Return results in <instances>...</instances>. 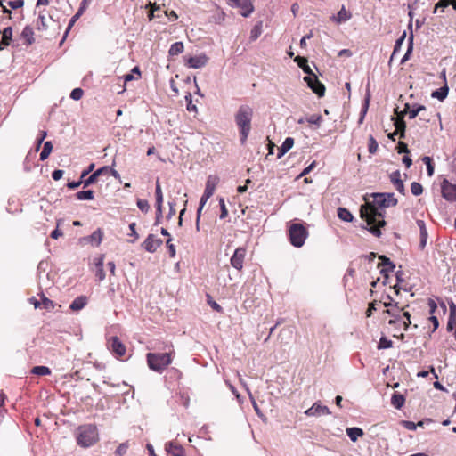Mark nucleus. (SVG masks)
Wrapping results in <instances>:
<instances>
[{"label": "nucleus", "mask_w": 456, "mask_h": 456, "mask_svg": "<svg viewBox=\"0 0 456 456\" xmlns=\"http://www.w3.org/2000/svg\"><path fill=\"white\" fill-rule=\"evenodd\" d=\"M370 197L373 198L372 202L365 196L366 204L360 208V216L364 220L361 227L379 238L382 234L380 228L386 225L384 208L396 206L398 200L393 192H376Z\"/></svg>", "instance_id": "f257e3e1"}, {"label": "nucleus", "mask_w": 456, "mask_h": 456, "mask_svg": "<svg viewBox=\"0 0 456 456\" xmlns=\"http://www.w3.org/2000/svg\"><path fill=\"white\" fill-rule=\"evenodd\" d=\"M253 113V109L250 106L241 105L234 116L235 123L240 132V140L242 144L246 142L251 131Z\"/></svg>", "instance_id": "f03ea898"}, {"label": "nucleus", "mask_w": 456, "mask_h": 456, "mask_svg": "<svg viewBox=\"0 0 456 456\" xmlns=\"http://www.w3.org/2000/svg\"><path fill=\"white\" fill-rule=\"evenodd\" d=\"M98 441V431L96 426L87 424L77 428V442L85 448L90 447Z\"/></svg>", "instance_id": "7ed1b4c3"}, {"label": "nucleus", "mask_w": 456, "mask_h": 456, "mask_svg": "<svg viewBox=\"0 0 456 456\" xmlns=\"http://www.w3.org/2000/svg\"><path fill=\"white\" fill-rule=\"evenodd\" d=\"M147 363L151 370L162 372L172 362L171 353H148Z\"/></svg>", "instance_id": "20e7f679"}, {"label": "nucleus", "mask_w": 456, "mask_h": 456, "mask_svg": "<svg viewBox=\"0 0 456 456\" xmlns=\"http://www.w3.org/2000/svg\"><path fill=\"white\" fill-rule=\"evenodd\" d=\"M289 236L290 243L296 248H300L305 244L308 232L303 224L296 223L289 226Z\"/></svg>", "instance_id": "39448f33"}, {"label": "nucleus", "mask_w": 456, "mask_h": 456, "mask_svg": "<svg viewBox=\"0 0 456 456\" xmlns=\"http://www.w3.org/2000/svg\"><path fill=\"white\" fill-rule=\"evenodd\" d=\"M232 8H239L243 17H248L254 11L252 0H226Z\"/></svg>", "instance_id": "423d86ee"}, {"label": "nucleus", "mask_w": 456, "mask_h": 456, "mask_svg": "<svg viewBox=\"0 0 456 456\" xmlns=\"http://www.w3.org/2000/svg\"><path fill=\"white\" fill-rule=\"evenodd\" d=\"M304 80L306 82L309 88L316 94L319 97H322L325 94V86L324 85L319 81L316 75L306 76L304 77Z\"/></svg>", "instance_id": "0eeeda50"}, {"label": "nucleus", "mask_w": 456, "mask_h": 456, "mask_svg": "<svg viewBox=\"0 0 456 456\" xmlns=\"http://www.w3.org/2000/svg\"><path fill=\"white\" fill-rule=\"evenodd\" d=\"M246 256V248L240 247L235 249L232 256L230 259L231 265L238 271L243 268V263Z\"/></svg>", "instance_id": "6e6552de"}, {"label": "nucleus", "mask_w": 456, "mask_h": 456, "mask_svg": "<svg viewBox=\"0 0 456 456\" xmlns=\"http://www.w3.org/2000/svg\"><path fill=\"white\" fill-rule=\"evenodd\" d=\"M162 245V240L157 239L153 234H149L142 243V247L150 253H154Z\"/></svg>", "instance_id": "1a4fd4ad"}, {"label": "nucleus", "mask_w": 456, "mask_h": 456, "mask_svg": "<svg viewBox=\"0 0 456 456\" xmlns=\"http://www.w3.org/2000/svg\"><path fill=\"white\" fill-rule=\"evenodd\" d=\"M91 3V0H82L81 3H80V6L77 10V12H76V14L70 19L69 22V25H68V28L65 31V35H64V37L62 39V41L65 39L67 34L69 33V31L71 29V28L74 26V24L76 23V21L83 15V13L85 12V11L86 10V8L88 7L89 4Z\"/></svg>", "instance_id": "9d476101"}, {"label": "nucleus", "mask_w": 456, "mask_h": 456, "mask_svg": "<svg viewBox=\"0 0 456 456\" xmlns=\"http://www.w3.org/2000/svg\"><path fill=\"white\" fill-rule=\"evenodd\" d=\"M305 414L307 416L319 417L322 415H329L330 414V411L327 406L322 405L320 403H314L312 407L305 411Z\"/></svg>", "instance_id": "9b49d317"}, {"label": "nucleus", "mask_w": 456, "mask_h": 456, "mask_svg": "<svg viewBox=\"0 0 456 456\" xmlns=\"http://www.w3.org/2000/svg\"><path fill=\"white\" fill-rule=\"evenodd\" d=\"M110 349L117 356L121 357L126 354V346L118 337H112L110 343Z\"/></svg>", "instance_id": "f8f14e48"}, {"label": "nucleus", "mask_w": 456, "mask_h": 456, "mask_svg": "<svg viewBox=\"0 0 456 456\" xmlns=\"http://www.w3.org/2000/svg\"><path fill=\"white\" fill-rule=\"evenodd\" d=\"M442 195L446 200H456V184L444 182L442 185Z\"/></svg>", "instance_id": "ddd939ff"}, {"label": "nucleus", "mask_w": 456, "mask_h": 456, "mask_svg": "<svg viewBox=\"0 0 456 456\" xmlns=\"http://www.w3.org/2000/svg\"><path fill=\"white\" fill-rule=\"evenodd\" d=\"M208 58L206 54H200L199 56H192L187 60L186 65L191 69H200L204 67L208 63Z\"/></svg>", "instance_id": "4468645a"}, {"label": "nucleus", "mask_w": 456, "mask_h": 456, "mask_svg": "<svg viewBox=\"0 0 456 456\" xmlns=\"http://www.w3.org/2000/svg\"><path fill=\"white\" fill-rule=\"evenodd\" d=\"M390 181L395 187V189L398 191L399 193L404 195L405 194V188L403 185V182L401 179V173L399 170L394 171L390 175Z\"/></svg>", "instance_id": "2eb2a0df"}, {"label": "nucleus", "mask_w": 456, "mask_h": 456, "mask_svg": "<svg viewBox=\"0 0 456 456\" xmlns=\"http://www.w3.org/2000/svg\"><path fill=\"white\" fill-rule=\"evenodd\" d=\"M110 167L104 166L95 172H94L89 177L86 179L85 187H88L91 184L94 183L97 178L102 175H110Z\"/></svg>", "instance_id": "dca6fc26"}, {"label": "nucleus", "mask_w": 456, "mask_h": 456, "mask_svg": "<svg viewBox=\"0 0 456 456\" xmlns=\"http://www.w3.org/2000/svg\"><path fill=\"white\" fill-rule=\"evenodd\" d=\"M2 33V41L0 42V51L9 46L12 41V27H6Z\"/></svg>", "instance_id": "f3484780"}, {"label": "nucleus", "mask_w": 456, "mask_h": 456, "mask_svg": "<svg viewBox=\"0 0 456 456\" xmlns=\"http://www.w3.org/2000/svg\"><path fill=\"white\" fill-rule=\"evenodd\" d=\"M166 450L168 453L172 454L173 456H185L183 447L175 442L167 443Z\"/></svg>", "instance_id": "a211bd4d"}, {"label": "nucleus", "mask_w": 456, "mask_h": 456, "mask_svg": "<svg viewBox=\"0 0 456 456\" xmlns=\"http://www.w3.org/2000/svg\"><path fill=\"white\" fill-rule=\"evenodd\" d=\"M219 182V178L216 175H209L206 182L204 193L213 196L216 187Z\"/></svg>", "instance_id": "6ab92c4d"}, {"label": "nucleus", "mask_w": 456, "mask_h": 456, "mask_svg": "<svg viewBox=\"0 0 456 456\" xmlns=\"http://www.w3.org/2000/svg\"><path fill=\"white\" fill-rule=\"evenodd\" d=\"M87 304V297L86 296H80L76 297L70 304L69 308L72 311H79L83 309Z\"/></svg>", "instance_id": "aec40b11"}, {"label": "nucleus", "mask_w": 456, "mask_h": 456, "mask_svg": "<svg viewBox=\"0 0 456 456\" xmlns=\"http://www.w3.org/2000/svg\"><path fill=\"white\" fill-rule=\"evenodd\" d=\"M405 110H408V117L410 119L415 118L419 113L426 110V107L424 105L415 104L412 106V109L410 110V105L405 104Z\"/></svg>", "instance_id": "412c9836"}, {"label": "nucleus", "mask_w": 456, "mask_h": 456, "mask_svg": "<svg viewBox=\"0 0 456 456\" xmlns=\"http://www.w3.org/2000/svg\"><path fill=\"white\" fill-rule=\"evenodd\" d=\"M294 61L297 63V65L303 69V71L307 74L308 76H313L314 73H313L311 68L308 65V61L305 57L297 56Z\"/></svg>", "instance_id": "4be33fe9"}, {"label": "nucleus", "mask_w": 456, "mask_h": 456, "mask_svg": "<svg viewBox=\"0 0 456 456\" xmlns=\"http://www.w3.org/2000/svg\"><path fill=\"white\" fill-rule=\"evenodd\" d=\"M346 432L352 442H356L364 434L363 430L357 427L347 428Z\"/></svg>", "instance_id": "5701e85b"}, {"label": "nucleus", "mask_w": 456, "mask_h": 456, "mask_svg": "<svg viewBox=\"0 0 456 456\" xmlns=\"http://www.w3.org/2000/svg\"><path fill=\"white\" fill-rule=\"evenodd\" d=\"M21 38H23L26 41L27 45H30L34 43V31L33 28L30 26H26L21 34Z\"/></svg>", "instance_id": "b1692460"}, {"label": "nucleus", "mask_w": 456, "mask_h": 456, "mask_svg": "<svg viewBox=\"0 0 456 456\" xmlns=\"http://www.w3.org/2000/svg\"><path fill=\"white\" fill-rule=\"evenodd\" d=\"M396 131L389 134V138L395 141V136L397 134V133H400V137L403 138L405 136V123L403 120H397L395 123Z\"/></svg>", "instance_id": "393cba45"}, {"label": "nucleus", "mask_w": 456, "mask_h": 456, "mask_svg": "<svg viewBox=\"0 0 456 456\" xmlns=\"http://www.w3.org/2000/svg\"><path fill=\"white\" fill-rule=\"evenodd\" d=\"M413 40H414L413 32H410L409 37H408L407 51H406L405 54L403 56V58L401 60V64H403L404 62H406L410 59V56H411V53L413 51Z\"/></svg>", "instance_id": "a878e982"}, {"label": "nucleus", "mask_w": 456, "mask_h": 456, "mask_svg": "<svg viewBox=\"0 0 456 456\" xmlns=\"http://www.w3.org/2000/svg\"><path fill=\"white\" fill-rule=\"evenodd\" d=\"M405 402V398L403 395L398 393H394L391 397V404L397 410H400Z\"/></svg>", "instance_id": "bb28decb"}, {"label": "nucleus", "mask_w": 456, "mask_h": 456, "mask_svg": "<svg viewBox=\"0 0 456 456\" xmlns=\"http://www.w3.org/2000/svg\"><path fill=\"white\" fill-rule=\"evenodd\" d=\"M449 88L447 85H444V86L440 87L439 89L432 92L431 97L436 98L439 101H444L447 95H448Z\"/></svg>", "instance_id": "cd10ccee"}, {"label": "nucleus", "mask_w": 456, "mask_h": 456, "mask_svg": "<svg viewBox=\"0 0 456 456\" xmlns=\"http://www.w3.org/2000/svg\"><path fill=\"white\" fill-rule=\"evenodd\" d=\"M155 197L157 212H160L163 204V193L159 181L156 183Z\"/></svg>", "instance_id": "c85d7f7f"}, {"label": "nucleus", "mask_w": 456, "mask_h": 456, "mask_svg": "<svg viewBox=\"0 0 456 456\" xmlns=\"http://www.w3.org/2000/svg\"><path fill=\"white\" fill-rule=\"evenodd\" d=\"M401 310H403V309L400 307H399V309H396L395 307L387 309L386 313L394 318L388 322V323L390 325L395 324L397 322L401 321V319H402V316L400 315Z\"/></svg>", "instance_id": "c756f323"}, {"label": "nucleus", "mask_w": 456, "mask_h": 456, "mask_svg": "<svg viewBox=\"0 0 456 456\" xmlns=\"http://www.w3.org/2000/svg\"><path fill=\"white\" fill-rule=\"evenodd\" d=\"M338 216L345 222H352L354 219L352 213L345 208H338Z\"/></svg>", "instance_id": "7c9ffc66"}, {"label": "nucleus", "mask_w": 456, "mask_h": 456, "mask_svg": "<svg viewBox=\"0 0 456 456\" xmlns=\"http://www.w3.org/2000/svg\"><path fill=\"white\" fill-rule=\"evenodd\" d=\"M184 46L183 42H175L171 45L168 54L170 56H176L183 52Z\"/></svg>", "instance_id": "2f4dec72"}, {"label": "nucleus", "mask_w": 456, "mask_h": 456, "mask_svg": "<svg viewBox=\"0 0 456 456\" xmlns=\"http://www.w3.org/2000/svg\"><path fill=\"white\" fill-rule=\"evenodd\" d=\"M379 258L381 260V263L379 265V266L388 269V272H393L395 270V265L388 257L384 255H380L379 256Z\"/></svg>", "instance_id": "473e14b6"}, {"label": "nucleus", "mask_w": 456, "mask_h": 456, "mask_svg": "<svg viewBox=\"0 0 456 456\" xmlns=\"http://www.w3.org/2000/svg\"><path fill=\"white\" fill-rule=\"evenodd\" d=\"M88 241L95 246H99L102 240V232L100 229L94 231L89 237Z\"/></svg>", "instance_id": "72a5a7b5"}, {"label": "nucleus", "mask_w": 456, "mask_h": 456, "mask_svg": "<svg viewBox=\"0 0 456 456\" xmlns=\"http://www.w3.org/2000/svg\"><path fill=\"white\" fill-rule=\"evenodd\" d=\"M352 17L351 13L348 12L346 8L343 6L341 10L338 12L337 17L335 18L336 21L338 23L347 21Z\"/></svg>", "instance_id": "f704fd0d"}, {"label": "nucleus", "mask_w": 456, "mask_h": 456, "mask_svg": "<svg viewBox=\"0 0 456 456\" xmlns=\"http://www.w3.org/2000/svg\"><path fill=\"white\" fill-rule=\"evenodd\" d=\"M94 198V191L91 190L81 191L76 193V199L78 200H92Z\"/></svg>", "instance_id": "c9c22d12"}, {"label": "nucleus", "mask_w": 456, "mask_h": 456, "mask_svg": "<svg viewBox=\"0 0 456 456\" xmlns=\"http://www.w3.org/2000/svg\"><path fill=\"white\" fill-rule=\"evenodd\" d=\"M52 150H53L52 142L50 141L45 142L44 144L43 150L40 152V156H39L40 160H42V161L45 160L49 157Z\"/></svg>", "instance_id": "e433bc0d"}, {"label": "nucleus", "mask_w": 456, "mask_h": 456, "mask_svg": "<svg viewBox=\"0 0 456 456\" xmlns=\"http://www.w3.org/2000/svg\"><path fill=\"white\" fill-rule=\"evenodd\" d=\"M405 37H406V31H404L401 35V37L398 39H396L395 46H394V51L391 55V58H390V61H392L393 57L401 50V47L405 40Z\"/></svg>", "instance_id": "4c0bfd02"}, {"label": "nucleus", "mask_w": 456, "mask_h": 456, "mask_svg": "<svg viewBox=\"0 0 456 456\" xmlns=\"http://www.w3.org/2000/svg\"><path fill=\"white\" fill-rule=\"evenodd\" d=\"M41 307L47 310V311H51L54 308V303L49 299L48 297H46L44 294H42L41 296Z\"/></svg>", "instance_id": "58836bf2"}, {"label": "nucleus", "mask_w": 456, "mask_h": 456, "mask_svg": "<svg viewBox=\"0 0 456 456\" xmlns=\"http://www.w3.org/2000/svg\"><path fill=\"white\" fill-rule=\"evenodd\" d=\"M31 372L36 375L45 376L51 373V370L46 366H35Z\"/></svg>", "instance_id": "ea45409f"}, {"label": "nucleus", "mask_w": 456, "mask_h": 456, "mask_svg": "<svg viewBox=\"0 0 456 456\" xmlns=\"http://www.w3.org/2000/svg\"><path fill=\"white\" fill-rule=\"evenodd\" d=\"M261 28H262V23L259 22V23L256 24L254 26V28L251 29V31H250V39L252 41H255V40H256L258 38V37L260 36V34L262 32Z\"/></svg>", "instance_id": "a19ab883"}, {"label": "nucleus", "mask_w": 456, "mask_h": 456, "mask_svg": "<svg viewBox=\"0 0 456 456\" xmlns=\"http://www.w3.org/2000/svg\"><path fill=\"white\" fill-rule=\"evenodd\" d=\"M322 120V118L321 115L314 114L309 117H306V122L311 125H315L317 126H320L321 122Z\"/></svg>", "instance_id": "79ce46f5"}, {"label": "nucleus", "mask_w": 456, "mask_h": 456, "mask_svg": "<svg viewBox=\"0 0 456 456\" xmlns=\"http://www.w3.org/2000/svg\"><path fill=\"white\" fill-rule=\"evenodd\" d=\"M128 447L127 442L120 444L114 452L115 456H124L127 452Z\"/></svg>", "instance_id": "37998d69"}, {"label": "nucleus", "mask_w": 456, "mask_h": 456, "mask_svg": "<svg viewBox=\"0 0 456 456\" xmlns=\"http://www.w3.org/2000/svg\"><path fill=\"white\" fill-rule=\"evenodd\" d=\"M411 191L414 196H419L423 192V187L419 183L413 182L411 184Z\"/></svg>", "instance_id": "c03bdc74"}, {"label": "nucleus", "mask_w": 456, "mask_h": 456, "mask_svg": "<svg viewBox=\"0 0 456 456\" xmlns=\"http://www.w3.org/2000/svg\"><path fill=\"white\" fill-rule=\"evenodd\" d=\"M378 148H379V144H378L377 141L375 140V138L372 135H370L369 138V144H368L369 152L370 154H374L377 152Z\"/></svg>", "instance_id": "a18cd8bd"}, {"label": "nucleus", "mask_w": 456, "mask_h": 456, "mask_svg": "<svg viewBox=\"0 0 456 456\" xmlns=\"http://www.w3.org/2000/svg\"><path fill=\"white\" fill-rule=\"evenodd\" d=\"M422 160L427 166V172L428 176H432L434 175V166L432 163V159L430 157L425 156L422 159Z\"/></svg>", "instance_id": "49530a36"}, {"label": "nucleus", "mask_w": 456, "mask_h": 456, "mask_svg": "<svg viewBox=\"0 0 456 456\" xmlns=\"http://www.w3.org/2000/svg\"><path fill=\"white\" fill-rule=\"evenodd\" d=\"M185 101L187 102V106H186L187 110L190 112H196L197 107L195 104H193L192 96L190 93L185 96Z\"/></svg>", "instance_id": "de8ad7c7"}, {"label": "nucleus", "mask_w": 456, "mask_h": 456, "mask_svg": "<svg viewBox=\"0 0 456 456\" xmlns=\"http://www.w3.org/2000/svg\"><path fill=\"white\" fill-rule=\"evenodd\" d=\"M392 341L390 339H387L386 337H381L379 343V349H387L392 347Z\"/></svg>", "instance_id": "09e8293b"}, {"label": "nucleus", "mask_w": 456, "mask_h": 456, "mask_svg": "<svg viewBox=\"0 0 456 456\" xmlns=\"http://www.w3.org/2000/svg\"><path fill=\"white\" fill-rule=\"evenodd\" d=\"M454 317H456V305L453 302H452L450 304V319L448 322V329H452V323Z\"/></svg>", "instance_id": "8fccbe9b"}, {"label": "nucleus", "mask_w": 456, "mask_h": 456, "mask_svg": "<svg viewBox=\"0 0 456 456\" xmlns=\"http://www.w3.org/2000/svg\"><path fill=\"white\" fill-rule=\"evenodd\" d=\"M369 103H370V96H367L364 100V104L362 108V110H361V116H360V118H359V123H362L364 119V117L368 111V108H369Z\"/></svg>", "instance_id": "3c124183"}, {"label": "nucleus", "mask_w": 456, "mask_h": 456, "mask_svg": "<svg viewBox=\"0 0 456 456\" xmlns=\"http://www.w3.org/2000/svg\"><path fill=\"white\" fill-rule=\"evenodd\" d=\"M84 91L81 88H75L70 93V98L74 101H78L82 98Z\"/></svg>", "instance_id": "603ef678"}, {"label": "nucleus", "mask_w": 456, "mask_h": 456, "mask_svg": "<svg viewBox=\"0 0 456 456\" xmlns=\"http://www.w3.org/2000/svg\"><path fill=\"white\" fill-rule=\"evenodd\" d=\"M386 299L387 301L384 302V306L387 307V309L393 308V307L399 309L398 303L394 302V299L392 298V297L390 295H386Z\"/></svg>", "instance_id": "864d4df0"}, {"label": "nucleus", "mask_w": 456, "mask_h": 456, "mask_svg": "<svg viewBox=\"0 0 456 456\" xmlns=\"http://www.w3.org/2000/svg\"><path fill=\"white\" fill-rule=\"evenodd\" d=\"M137 207L143 213H147L150 209V205L146 200H138Z\"/></svg>", "instance_id": "5fc2aeb1"}, {"label": "nucleus", "mask_w": 456, "mask_h": 456, "mask_svg": "<svg viewBox=\"0 0 456 456\" xmlns=\"http://www.w3.org/2000/svg\"><path fill=\"white\" fill-rule=\"evenodd\" d=\"M224 18L225 14L224 12H217L211 17L212 20L216 24H221L224 20Z\"/></svg>", "instance_id": "6e6d98bb"}, {"label": "nucleus", "mask_w": 456, "mask_h": 456, "mask_svg": "<svg viewBox=\"0 0 456 456\" xmlns=\"http://www.w3.org/2000/svg\"><path fill=\"white\" fill-rule=\"evenodd\" d=\"M166 245H167V247L168 248V253H169L170 257H175V254H176V251H175V245L172 243V239L171 238H168L167 240Z\"/></svg>", "instance_id": "4d7b16f0"}, {"label": "nucleus", "mask_w": 456, "mask_h": 456, "mask_svg": "<svg viewBox=\"0 0 456 456\" xmlns=\"http://www.w3.org/2000/svg\"><path fill=\"white\" fill-rule=\"evenodd\" d=\"M85 183H86V180H81L79 179L78 181H74V182H69L67 183V187L70 190H75L77 188H78L80 185H83L84 188L85 187Z\"/></svg>", "instance_id": "13d9d810"}, {"label": "nucleus", "mask_w": 456, "mask_h": 456, "mask_svg": "<svg viewBox=\"0 0 456 456\" xmlns=\"http://www.w3.org/2000/svg\"><path fill=\"white\" fill-rule=\"evenodd\" d=\"M294 139L291 137H287L282 142L281 146L287 152L293 147Z\"/></svg>", "instance_id": "bf43d9fd"}, {"label": "nucleus", "mask_w": 456, "mask_h": 456, "mask_svg": "<svg viewBox=\"0 0 456 456\" xmlns=\"http://www.w3.org/2000/svg\"><path fill=\"white\" fill-rule=\"evenodd\" d=\"M219 205L221 208L220 218L224 219L228 216V210L225 207L224 200L223 198L219 199Z\"/></svg>", "instance_id": "052dcab7"}, {"label": "nucleus", "mask_w": 456, "mask_h": 456, "mask_svg": "<svg viewBox=\"0 0 456 456\" xmlns=\"http://www.w3.org/2000/svg\"><path fill=\"white\" fill-rule=\"evenodd\" d=\"M135 227H136V224L135 223H131L129 224V229L131 231V233L129 235L134 237L133 240H129L131 243H134L138 239V237H139L138 233L136 232Z\"/></svg>", "instance_id": "680f3d73"}, {"label": "nucleus", "mask_w": 456, "mask_h": 456, "mask_svg": "<svg viewBox=\"0 0 456 456\" xmlns=\"http://www.w3.org/2000/svg\"><path fill=\"white\" fill-rule=\"evenodd\" d=\"M397 151L398 153H410V151L408 149V145L406 143H404L403 142H399L398 144H397Z\"/></svg>", "instance_id": "e2e57ef3"}, {"label": "nucleus", "mask_w": 456, "mask_h": 456, "mask_svg": "<svg viewBox=\"0 0 456 456\" xmlns=\"http://www.w3.org/2000/svg\"><path fill=\"white\" fill-rule=\"evenodd\" d=\"M8 5L12 9H18L24 5V1L23 0L9 1Z\"/></svg>", "instance_id": "0e129e2a"}, {"label": "nucleus", "mask_w": 456, "mask_h": 456, "mask_svg": "<svg viewBox=\"0 0 456 456\" xmlns=\"http://www.w3.org/2000/svg\"><path fill=\"white\" fill-rule=\"evenodd\" d=\"M449 4V0H440L436 5L434 9V12L436 13L439 8L442 9V12H444V9L447 7Z\"/></svg>", "instance_id": "69168bd1"}, {"label": "nucleus", "mask_w": 456, "mask_h": 456, "mask_svg": "<svg viewBox=\"0 0 456 456\" xmlns=\"http://www.w3.org/2000/svg\"><path fill=\"white\" fill-rule=\"evenodd\" d=\"M402 425L407 429V430H411V431H413L417 428V425L416 423L412 422V421H409V420H403L402 422Z\"/></svg>", "instance_id": "338daca9"}, {"label": "nucleus", "mask_w": 456, "mask_h": 456, "mask_svg": "<svg viewBox=\"0 0 456 456\" xmlns=\"http://www.w3.org/2000/svg\"><path fill=\"white\" fill-rule=\"evenodd\" d=\"M420 236V241H419V248L423 249L426 247L427 240H428V232L419 233Z\"/></svg>", "instance_id": "774afa93"}]
</instances>
